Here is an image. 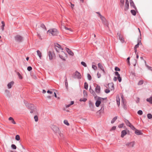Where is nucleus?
<instances>
[{"mask_svg": "<svg viewBox=\"0 0 152 152\" xmlns=\"http://www.w3.org/2000/svg\"><path fill=\"white\" fill-rule=\"evenodd\" d=\"M48 32L50 35L56 36L59 34L58 31L55 28H51L48 30Z\"/></svg>", "mask_w": 152, "mask_h": 152, "instance_id": "1", "label": "nucleus"}, {"mask_svg": "<svg viewBox=\"0 0 152 152\" xmlns=\"http://www.w3.org/2000/svg\"><path fill=\"white\" fill-rule=\"evenodd\" d=\"M26 105L28 109L31 110L30 112L31 113L36 112L37 109L34 104L28 103L27 104H26Z\"/></svg>", "mask_w": 152, "mask_h": 152, "instance_id": "2", "label": "nucleus"}, {"mask_svg": "<svg viewBox=\"0 0 152 152\" xmlns=\"http://www.w3.org/2000/svg\"><path fill=\"white\" fill-rule=\"evenodd\" d=\"M15 41L18 42H22L23 39V37L19 35H17L15 37Z\"/></svg>", "mask_w": 152, "mask_h": 152, "instance_id": "3", "label": "nucleus"}, {"mask_svg": "<svg viewBox=\"0 0 152 152\" xmlns=\"http://www.w3.org/2000/svg\"><path fill=\"white\" fill-rule=\"evenodd\" d=\"M59 53V56L60 57L62 60H65V58L67 57V55L62 50Z\"/></svg>", "mask_w": 152, "mask_h": 152, "instance_id": "4", "label": "nucleus"}, {"mask_svg": "<svg viewBox=\"0 0 152 152\" xmlns=\"http://www.w3.org/2000/svg\"><path fill=\"white\" fill-rule=\"evenodd\" d=\"M55 48L57 52L60 53L63 50V49L58 44L56 43L55 44Z\"/></svg>", "mask_w": 152, "mask_h": 152, "instance_id": "5", "label": "nucleus"}, {"mask_svg": "<svg viewBox=\"0 0 152 152\" xmlns=\"http://www.w3.org/2000/svg\"><path fill=\"white\" fill-rule=\"evenodd\" d=\"M48 55L50 60H52L55 57V54L53 50L49 51Z\"/></svg>", "mask_w": 152, "mask_h": 152, "instance_id": "6", "label": "nucleus"}, {"mask_svg": "<svg viewBox=\"0 0 152 152\" xmlns=\"http://www.w3.org/2000/svg\"><path fill=\"white\" fill-rule=\"evenodd\" d=\"M51 128L53 131L56 133H58L60 131L59 128L55 125H52L51 126Z\"/></svg>", "mask_w": 152, "mask_h": 152, "instance_id": "7", "label": "nucleus"}, {"mask_svg": "<svg viewBox=\"0 0 152 152\" xmlns=\"http://www.w3.org/2000/svg\"><path fill=\"white\" fill-rule=\"evenodd\" d=\"M100 18L102 21L103 23L105 25H108V22L106 19L103 16H102L100 14L99 15Z\"/></svg>", "mask_w": 152, "mask_h": 152, "instance_id": "8", "label": "nucleus"}, {"mask_svg": "<svg viewBox=\"0 0 152 152\" xmlns=\"http://www.w3.org/2000/svg\"><path fill=\"white\" fill-rule=\"evenodd\" d=\"M135 144V142L134 141L132 142H127L126 144V146L128 148H132L133 147Z\"/></svg>", "mask_w": 152, "mask_h": 152, "instance_id": "9", "label": "nucleus"}, {"mask_svg": "<svg viewBox=\"0 0 152 152\" xmlns=\"http://www.w3.org/2000/svg\"><path fill=\"white\" fill-rule=\"evenodd\" d=\"M104 99L102 98H99L96 102L95 105L96 107H98L101 103V101L103 100Z\"/></svg>", "mask_w": 152, "mask_h": 152, "instance_id": "10", "label": "nucleus"}, {"mask_svg": "<svg viewBox=\"0 0 152 152\" xmlns=\"http://www.w3.org/2000/svg\"><path fill=\"white\" fill-rule=\"evenodd\" d=\"M108 88L110 90H113L114 89V84L113 83H109L108 84Z\"/></svg>", "mask_w": 152, "mask_h": 152, "instance_id": "11", "label": "nucleus"}, {"mask_svg": "<svg viewBox=\"0 0 152 152\" xmlns=\"http://www.w3.org/2000/svg\"><path fill=\"white\" fill-rule=\"evenodd\" d=\"M48 94L50 95H48V98L51 99L52 97H53V90L52 91L48 90Z\"/></svg>", "mask_w": 152, "mask_h": 152, "instance_id": "12", "label": "nucleus"}, {"mask_svg": "<svg viewBox=\"0 0 152 152\" xmlns=\"http://www.w3.org/2000/svg\"><path fill=\"white\" fill-rule=\"evenodd\" d=\"M129 7V2L128 0H126V2H125V8L124 10H127L128 9Z\"/></svg>", "mask_w": 152, "mask_h": 152, "instance_id": "13", "label": "nucleus"}, {"mask_svg": "<svg viewBox=\"0 0 152 152\" xmlns=\"http://www.w3.org/2000/svg\"><path fill=\"white\" fill-rule=\"evenodd\" d=\"M75 77L79 79H80L81 78L80 74L77 71H76L75 73Z\"/></svg>", "mask_w": 152, "mask_h": 152, "instance_id": "14", "label": "nucleus"}, {"mask_svg": "<svg viewBox=\"0 0 152 152\" xmlns=\"http://www.w3.org/2000/svg\"><path fill=\"white\" fill-rule=\"evenodd\" d=\"M117 34L118 35L119 39L121 41L122 43L124 42V40L123 36L119 33H118Z\"/></svg>", "mask_w": 152, "mask_h": 152, "instance_id": "15", "label": "nucleus"}, {"mask_svg": "<svg viewBox=\"0 0 152 152\" xmlns=\"http://www.w3.org/2000/svg\"><path fill=\"white\" fill-rule=\"evenodd\" d=\"M98 66L99 68L102 71L104 74H105V72L104 70V67L102 64L100 63H99L98 64Z\"/></svg>", "mask_w": 152, "mask_h": 152, "instance_id": "16", "label": "nucleus"}, {"mask_svg": "<svg viewBox=\"0 0 152 152\" xmlns=\"http://www.w3.org/2000/svg\"><path fill=\"white\" fill-rule=\"evenodd\" d=\"M116 101L117 105L119 106L120 104V99L119 95H117L116 96Z\"/></svg>", "mask_w": 152, "mask_h": 152, "instance_id": "17", "label": "nucleus"}, {"mask_svg": "<svg viewBox=\"0 0 152 152\" xmlns=\"http://www.w3.org/2000/svg\"><path fill=\"white\" fill-rule=\"evenodd\" d=\"M66 50L67 53L70 55L73 56L74 55V53L73 52L69 49L66 48Z\"/></svg>", "mask_w": 152, "mask_h": 152, "instance_id": "18", "label": "nucleus"}, {"mask_svg": "<svg viewBox=\"0 0 152 152\" xmlns=\"http://www.w3.org/2000/svg\"><path fill=\"white\" fill-rule=\"evenodd\" d=\"M140 43L141 44H142L140 41L134 47V52L135 53V54H136V52H137V48H138L139 47V45H140Z\"/></svg>", "mask_w": 152, "mask_h": 152, "instance_id": "19", "label": "nucleus"}, {"mask_svg": "<svg viewBox=\"0 0 152 152\" xmlns=\"http://www.w3.org/2000/svg\"><path fill=\"white\" fill-rule=\"evenodd\" d=\"M95 91L96 93H99L100 91V87L99 86H97L95 88Z\"/></svg>", "mask_w": 152, "mask_h": 152, "instance_id": "20", "label": "nucleus"}, {"mask_svg": "<svg viewBox=\"0 0 152 152\" xmlns=\"http://www.w3.org/2000/svg\"><path fill=\"white\" fill-rule=\"evenodd\" d=\"M121 137H123L124 136L126 135L127 134V132L125 130H123L121 132Z\"/></svg>", "mask_w": 152, "mask_h": 152, "instance_id": "21", "label": "nucleus"}, {"mask_svg": "<svg viewBox=\"0 0 152 152\" xmlns=\"http://www.w3.org/2000/svg\"><path fill=\"white\" fill-rule=\"evenodd\" d=\"M14 83V82L13 81H12L9 83L7 85V87L8 88H10L13 85Z\"/></svg>", "mask_w": 152, "mask_h": 152, "instance_id": "22", "label": "nucleus"}, {"mask_svg": "<svg viewBox=\"0 0 152 152\" xmlns=\"http://www.w3.org/2000/svg\"><path fill=\"white\" fill-rule=\"evenodd\" d=\"M135 133L137 135H140L142 134L141 131L138 130H136L135 132Z\"/></svg>", "mask_w": 152, "mask_h": 152, "instance_id": "23", "label": "nucleus"}, {"mask_svg": "<svg viewBox=\"0 0 152 152\" xmlns=\"http://www.w3.org/2000/svg\"><path fill=\"white\" fill-rule=\"evenodd\" d=\"M130 3L131 6L133 7L134 8H135V6L132 0H130Z\"/></svg>", "mask_w": 152, "mask_h": 152, "instance_id": "24", "label": "nucleus"}, {"mask_svg": "<svg viewBox=\"0 0 152 152\" xmlns=\"http://www.w3.org/2000/svg\"><path fill=\"white\" fill-rule=\"evenodd\" d=\"M60 136V138L61 139H63L64 138V136L63 134L61 133V132L60 131L58 133Z\"/></svg>", "mask_w": 152, "mask_h": 152, "instance_id": "25", "label": "nucleus"}, {"mask_svg": "<svg viewBox=\"0 0 152 152\" xmlns=\"http://www.w3.org/2000/svg\"><path fill=\"white\" fill-rule=\"evenodd\" d=\"M1 23L2 24V25L1 26V29L2 31H3L4 30V27L5 26V23H4V22L3 21H2Z\"/></svg>", "mask_w": 152, "mask_h": 152, "instance_id": "26", "label": "nucleus"}, {"mask_svg": "<svg viewBox=\"0 0 152 152\" xmlns=\"http://www.w3.org/2000/svg\"><path fill=\"white\" fill-rule=\"evenodd\" d=\"M146 101L152 104V96L151 97L147 99Z\"/></svg>", "mask_w": 152, "mask_h": 152, "instance_id": "27", "label": "nucleus"}, {"mask_svg": "<svg viewBox=\"0 0 152 152\" xmlns=\"http://www.w3.org/2000/svg\"><path fill=\"white\" fill-rule=\"evenodd\" d=\"M37 54L39 57L40 58H41L42 57L41 53V52L39 50H37Z\"/></svg>", "mask_w": 152, "mask_h": 152, "instance_id": "28", "label": "nucleus"}, {"mask_svg": "<svg viewBox=\"0 0 152 152\" xmlns=\"http://www.w3.org/2000/svg\"><path fill=\"white\" fill-rule=\"evenodd\" d=\"M74 103V102L73 101H72L71 102V103L70 104H68V105H66V108H68V107H69L71 105L73 104Z\"/></svg>", "mask_w": 152, "mask_h": 152, "instance_id": "29", "label": "nucleus"}, {"mask_svg": "<svg viewBox=\"0 0 152 152\" xmlns=\"http://www.w3.org/2000/svg\"><path fill=\"white\" fill-rule=\"evenodd\" d=\"M124 122L128 126H129L130 125L131 123L129 122V121L126 120L124 121Z\"/></svg>", "mask_w": 152, "mask_h": 152, "instance_id": "30", "label": "nucleus"}, {"mask_svg": "<svg viewBox=\"0 0 152 152\" xmlns=\"http://www.w3.org/2000/svg\"><path fill=\"white\" fill-rule=\"evenodd\" d=\"M88 84L86 82H85L84 83V88L86 90L88 88Z\"/></svg>", "mask_w": 152, "mask_h": 152, "instance_id": "31", "label": "nucleus"}, {"mask_svg": "<svg viewBox=\"0 0 152 152\" xmlns=\"http://www.w3.org/2000/svg\"><path fill=\"white\" fill-rule=\"evenodd\" d=\"M117 117L116 116L114 117L112 120L111 123L112 124L117 119Z\"/></svg>", "mask_w": 152, "mask_h": 152, "instance_id": "32", "label": "nucleus"}, {"mask_svg": "<svg viewBox=\"0 0 152 152\" xmlns=\"http://www.w3.org/2000/svg\"><path fill=\"white\" fill-rule=\"evenodd\" d=\"M17 74L18 75L19 78L20 79H22L23 78L22 76L20 75V74L18 72H17Z\"/></svg>", "mask_w": 152, "mask_h": 152, "instance_id": "33", "label": "nucleus"}, {"mask_svg": "<svg viewBox=\"0 0 152 152\" xmlns=\"http://www.w3.org/2000/svg\"><path fill=\"white\" fill-rule=\"evenodd\" d=\"M15 139L17 141H19L20 140V137L18 135H16Z\"/></svg>", "mask_w": 152, "mask_h": 152, "instance_id": "34", "label": "nucleus"}, {"mask_svg": "<svg viewBox=\"0 0 152 152\" xmlns=\"http://www.w3.org/2000/svg\"><path fill=\"white\" fill-rule=\"evenodd\" d=\"M131 12L133 15H136V12L134 10H131Z\"/></svg>", "mask_w": 152, "mask_h": 152, "instance_id": "35", "label": "nucleus"}, {"mask_svg": "<svg viewBox=\"0 0 152 152\" xmlns=\"http://www.w3.org/2000/svg\"><path fill=\"white\" fill-rule=\"evenodd\" d=\"M11 147L12 149H16L17 148L16 146L14 144H12Z\"/></svg>", "mask_w": 152, "mask_h": 152, "instance_id": "36", "label": "nucleus"}, {"mask_svg": "<svg viewBox=\"0 0 152 152\" xmlns=\"http://www.w3.org/2000/svg\"><path fill=\"white\" fill-rule=\"evenodd\" d=\"M40 27L44 29H45V30H46L47 29L45 25L43 24H41Z\"/></svg>", "mask_w": 152, "mask_h": 152, "instance_id": "37", "label": "nucleus"}, {"mask_svg": "<svg viewBox=\"0 0 152 152\" xmlns=\"http://www.w3.org/2000/svg\"><path fill=\"white\" fill-rule=\"evenodd\" d=\"M64 123L67 126H69V124L66 120H64Z\"/></svg>", "mask_w": 152, "mask_h": 152, "instance_id": "38", "label": "nucleus"}, {"mask_svg": "<svg viewBox=\"0 0 152 152\" xmlns=\"http://www.w3.org/2000/svg\"><path fill=\"white\" fill-rule=\"evenodd\" d=\"M90 92L91 94H93L94 96V94L95 93L94 92V91L91 88H90Z\"/></svg>", "mask_w": 152, "mask_h": 152, "instance_id": "39", "label": "nucleus"}, {"mask_svg": "<svg viewBox=\"0 0 152 152\" xmlns=\"http://www.w3.org/2000/svg\"><path fill=\"white\" fill-rule=\"evenodd\" d=\"M147 117L149 119H151L152 118V115L151 114H148L147 115Z\"/></svg>", "mask_w": 152, "mask_h": 152, "instance_id": "40", "label": "nucleus"}, {"mask_svg": "<svg viewBox=\"0 0 152 152\" xmlns=\"http://www.w3.org/2000/svg\"><path fill=\"white\" fill-rule=\"evenodd\" d=\"M92 68H93L94 70H96L97 69V67L94 65H92Z\"/></svg>", "mask_w": 152, "mask_h": 152, "instance_id": "41", "label": "nucleus"}, {"mask_svg": "<svg viewBox=\"0 0 152 152\" xmlns=\"http://www.w3.org/2000/svg\"><path fill=\"white\" fill-rule=\"evenodd\" d=\"M34 118L35 119V121L37 122L38 121V117L37 115H35L34 116Z\"/></svg>", "mask_w": 152, "mask_h": 152, "instance_id": "42", "label": "nucleus"}, {"mask_svg": "<svg viewBox=\"0 0 152 152\" xmlns=\"http://www.w3.org/2000/svg\"><path fill=\"white\" fill-rule=\"evenodd\" d=\"M124 0H121L120 1V3H121V6H123L124 5Z\"/></svg>", "mask_w": 152, "mask_h": 152, "instance_id": "43", "label": "nucleus"}, {"mask_svg": "<svg viewBox=\"0 0 152 152\" xmlns=\"http://www.w3.org/2000/svg\"><path fill=\"white\" fill-rule=\"evenodd\" d=\"M81 64L82 65H83V66H85V67L87 66V65H86V63L85 62H84L83 61L81 62Z\"/></svg>", "mask_w": 152, "mask_h": 152, "instance_id": "44", "label": "nucleus"}, {"mask_svg": "<svg viewBox=\"0 0 152 152\" xmlns=\"http://www.w3.org/2000/svg\"><path fill=\"white\" fill-rule=\"evenodd\" d=\"M110 90L109 89H106L105 90V92L106 93H108L110 92Z\"/></svg>", "mask_w": 152, "mask_h": 152, "instance_id": "45", "label": "nucleus"}, {"mask_svg": "<svg viewBox=\"0 0 152 152\" xmlns=\"http://www.w3.org/2000/svg\"><path fill=\"white\" fill-rule=\"evenodd\" d=\"M27 70L29 71H31V70H32V68L31 66H28V67H27Z\"/></svg>", "mask_w": 152, "mask_h": 152, "instance_id": "46", "label": "nucleus"}, {"mask_svg": "<svg viewBox=\"0 0 152 152\" xmlns=\"http://www.w3.org/2000/svg\"><path fill=\"white\" fill-rule=\"evenodd\" d=\"M129 126L131 129L133 130H134L135 129L134 127L131 124H130V125Z\"/></svg>", "mask_w": 152, "mask_h": 152, "instance_id": "47", "label": "nucleus"}, {"mask_svg": "<svg viewBox=\"0 0 152 152\" xmlns=\"http://www.w3.org/2000/svg\"><path fill=\"white\" fill-rule=\"evenodd\" d=\"M87 77L89 80H91V77L89 74H88Z\"/></svg>", "mask_w": 152, "mask_h": 152, "instance_id": "48", "label": "nucleus"}, {"mask_svg": "<svg viewBox=\"0 0 152 152\" xmlns=\"http://www.w3.org/2000/svg\"><path fill=\"white\" fill-rule=\"evenodd\" d=\"M117 79L118 80V81L119 82H121L122 79L121 77H120V76H118L117 77Z\"/></svg>", "mask_w": 152, "mask_h": 152, "instance_id": "49", "label": "nucleus"}, {"mask_svg": "<svg viewBox=\"0 0 152 152\" xmlns=\"http://www.w3.org/2000/svg\"><path fill=\"white\" fill-rule=\"evenodd\" d=\"M137 113L139 115H142V111L141 110H139L138 111Z\"/></svg>", "mask_w": 152, "mask_h": 152, "instance_id": "50", "label": "nucleus"}, {"mask_svg": "<svg viewBox=\"0 0 152 152\" xmlns=\"http://www.w3.org/2000/svg\"><path fill=\"white\" fill-rule=\"evenodd\" d=\"M83 93L84 96H87V92L86 91L84 90Z\"/></svg>", "mask_w": 152, "mask_h": 152, "instance_id": "51", "label": "nucleus"}, {"mask_svg": "<svg viewBox=\"0 0 152 152\" xmlns=\"http://www.w3.org/2000/svg\"><path fill=\"white\" fill-rule=\"evenodd\" d=\"M124 125V124H121L119 125L118 126V127L119 128H122L123 127Z\"/></svg>", "mask_w": 152, "mask_h": 152, "instance_id": "52", "label": "nucleus"}, {"mask_svg": "<svg viewBox=\"0 0 152 152\" xmlns=\"http://www.w3.org/2000/svg\"><path fill=\"white\" fill-rule=\"evenodd\" d=\"M64 27L66 30H69L71 31H72L71 29L70 28H67L65 26H64Z\"/></svg>", "mask_w": 152, "mask_h": 152, "instance_id": "53", "label": "nucleus"}, {"mask_svg": "<svg viewBox=\"0 0 152 152\" xmlns=\"http://www.w3.org/2000/svg\"><path fill=\"white\" fill-rule=\"evenodd\" d=\"M143 83V81L142 80L140 81L138 83V85H141Z\"/></svg>", "mask_w": 152, "mask_h": 152, "instance_id": "54", "label": "nucleus"}, {"mask_svg": "<svg viewBox=\"0 0 152 152\" xmlns=\"http://www.w3.org/2000/svg\"><path fill=\"white\" fill-rule=\"evenodd\" d=\"M87 100V99H80V101H83V102H85Z\"/></svg>", "mask_w": 152, "mask_h": 152, "instance_id": "55", "label": "nucleus"}, {"mask_svg": "<svg viewBox=\"0 0 152 152\" xmlns=\"http://www.w3.org/2000/svg\"><path fill=\"white\" fill-rule=\"evenodd\" d=\"M129 59H130L129 57H128L127 59V62L129 65H130Z\"/></svg>", "mask_w": 152, "mask_h": 152, "instance_id": "56", "label": "nucleus"}, {"mask_svg": "<svg viewBox=\"0 0 152 152\" xmlns=\"http://www.w3.org/2000/svg\"><path fill=\"white\" fill-rule=\"evenodd\" d=\"M116 127L115 126H114L111 129H110V131L115 130L116 129Z\"/></svg>", "mask_w": 152, "mask_h": 152, "instance_id": "57", "label": "nucleus"}, {"mask_svg": "<svg viewBox=\"0 0 152 152\" xmlns=\"http://www.w3.org/2000/svg\"><path fill=\"white\" fill-rule=\"evenodd\" d=\"M115 70L116 71H120V69L119 68L117 67H116L115 68Z\"/></svg>", "mask_w": 152, "mask_h": 152, "instance_id": "58", "label": "nucleus"}, {"mask_svg": "<svg viewBox=\"0 0 152 152\" xmlns=\"http://www.w3.org/2000/svg\"><path fill=\"white\" fill-rule=\"evenodd\" d=\"M53 95H54L56 97H57V95H56V93L54 92V90H53Z\"/></svg>", "mask_w": 152, "mask_h": 152, "instance_id": "59", "label": "nucleus"}, {"mask_svg": "<svg viewBox=\"0 0 152 152\" xmlns=\"http://www.w3.org/2000/svg\"><path fill=\"white\" fill-rule=\"evenodd\" d=\"M65 85L66 86V85H68L67 80V78L66 77V79H65Z\"/></svg>", "mask_w": 152, "mask_h": 152, "instance_id": "60", "label": "nucleus"}, {"mask_svg": "<svg viewBox=\"0 0 152 152\" xmlns=\"http://www.w3.org/2000/svg\"><path fill=\"white\" fill-rule=\"evenodd\" d=\"M115 75L118 76H120V75L119 74V73L118 72H115Z\"/></svg>", "mask_w": 152, "mask_h": 152, "instance_id": "61", "label": "nucleus"}, {"mask_svg": "<svg viewBox=\"0 0 152 152\" xmlns=\"http://www.w3.org/2000/svg\"><path fill=\"white\" fill-rule=\"evenodd\" d=\"M97 75L99 78H100L101 77V75L99 74L98 72L97 73Z\"/></svg>", "mask_w": 152, "mask_h": 152, "instance_id": "62", "label": "nucleus"}, {"mask_svg": "<svg viewBox=\"0 0 152 152\" xmlns=\"http://www.w3.org/2000/svg\"><path fill=\"white\" fill-rule=\"evenodd\" d=\"M12 123L14 124H16V122H15V121H14V119H13V120H12Z\"/></svg>", "mask_w": 152, "mask_h": 152, "instance_id": "63", "label": "nucleus"}, {"mask_svg": "<svg viewBox=\"0 0 152 152\" xmlns=\"http://www.w3.org/2000/svg\"><path fill=\"white\" fill-rule=\"evenodd\" d=\"M13 119L11 117H10V118H9V120H10V121H12V120H13Z\"/></svg>", "mask_w": 152, "mask_h": 152, "instance_id": "64", "label": "nucleus"}]
</instances>
